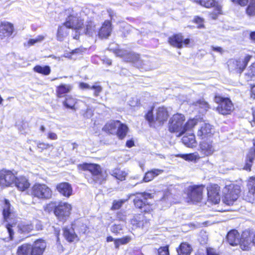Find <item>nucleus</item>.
<instances>
[{
  "label": "nucleus",
  "instance_id": "obj_1",
  "mask_svg": "<svg viewBox=\"0 0 255 255\" xmlns=\"http://www.w3.org/2000/svg\"><path fill=\"white\" fill-rule=\"evenodd\" d=\"M184 121L183 115H174L169 121V130L171 132L178 133V136H181L186 131L191 130L197 123V120L194 119L188 120L185 124Z\"/></svg>",
  "mask_w": 255,
  "mask_h": 255
},
{
  "label": "nucleus",
  "instance_id": "obj_2",
  "mask_svg": "<svg viewBox=\"0 0 255 255\" xmlns=\"http://www.w3.org/2000/svg\"><path fill=\"white\" fill-rule=\"evenodd\" d=\"M152 201V195L146 192L137 193L133 199L135 207L145 213H149L153 210Z\"/></svg>",
  "mask_w": 255,
  "mask_h": 255
},
{
  "label": "nucleus",
  "instance_id": "obj_3",
  "mask_svg": "<svg viewBox=\"0 0 255 255\" xmlns=\"http://www.w3.org/2000/svg\"><path fill=\"white\" fill-rule=\"evenodd\" d=\"M79 167L84 170H87L91 173L92 179L90 182H97L101 184L105 180V176L103 175L100 165L96 164L85 163L80 164Z\"/></svg>",
  "mask_w": 255,
  "mask_h": 255
},
{
  "label": "nucleus",
  "instance_id": "obj_4",
  "mask_svg": "<svg viewBox=\"0 0 255 255\" xmlns=\"http://www.w3.org/2000/svg\"><path fill=\"white\" fill-rule=\"evenodd\" d=\"M223 192L224 196L223 198V202L228 205H232L239 197L241 192L240 186L230 184L226 186Z\"/></svg>",
  "mask_w": 255,
  "mask_h": 255
},
{
  "label": "nucleus",
  "instance_id": "obj_5",
  "mask_svg": "<svg viewBox=\"0 0 255 255\" xmlns=\"http://www.w3.org/2000/svg\"><path fill=\"white\" fill-rule=\"evenodd\" d=\"M214 101L218 104L216 110L220 114L223 115L230 114L234 110L233 104L229 98L216 95L214 97Z\"/></svg>",
  "mask_w": 255,
  "mask_h": 255
},
{
  "label": "nucleus",
  "instance_id": "obj_6",
  "mask_svg": "<svg viewBox=\"0 0 255 255\" xmlns=\"http://www.w3.org/2000/svg\"><path fill=\"white\" fill-rule=\"evenodd\" d=\"M204 186L201 185H190L185 189V193L188 199L192 202H200L202 199V193Z\"/></svg>",
  "mask_w": 255,
  "mask_h": 255
},
{
  "label": "nucleus",
  "instance_id": "obj_7",
  "mask_svg": "<svg viewBox=\"0 0 255 255\" xmlns=\"http://www.w3.org/2000/svg\"><path fill=\"white\" fill-rule=\"evenodd\" d=\"M52 193L51 190L43 184H35L31 189V195L38 199H49L52 196Z\"/></svg>",
  "mask_w": 255,
  "mask_h": 255
},
{
  "label": "nucleus",
  "instance_id": "obj_8",
  "mask_svg": "<svg viewBox=\"0 0 255 255\" xmlns=\"http://www.w3.org/2000/svg\"><path fill=\"white\" fill-rule=\"evenodd\" d=\"M71 205L66 202H60L55 207L54 214L59 221H65L71 214Z\"/></svg>",
  "mask_w": 255,
  "mask_h": 255
},
{
  "label": "nucleus",
  "instance_id": "obj_9",
  "mask_svg": "<svg viewBox=\"0 0 255 255\" xmlns=\"http://www.w3.org/2000/svg\"><path fill=\"white\" fill-rule=\"evenodd\" d=\"M251 57L252 56L248 55L246 56L244 60L239 59L237 60L231 59L229 60L228 62L229 70L241 73L250 61Z\"/></svg>",
  "mask_w": 255,
  "mask_h": 255
},
{
  "label": "nucleus",
  "instance_id": "obj_10",
  "mask_svg": "<svg viewBox=\"0 0 255 255\" xmlns=\"http://www.w3.org/2000/svg\"><path fill=\"white\" fill-rule=\"evenodd\" d=\"M16 178L12 171L2 169L0 171V185L2 187L10 186L14 184Z\"/></svg>",
  "mask_w": 255,
  "mask_h": 255
},
{
  "label": "nucleus",
  "instance_id": "obj_11",
  "mask_svg": "<svg viewBox=\"0 0 255 255\" xmlns=\"http://www.w3.org/2000/svg\"><path fill=\"white\" fill-rule=\"evenodd\" d=\"M64 24L69 28L80 30L83 25V20L78 16L77 14L73 11L66 18Z\"/></svg>",
  "mask_w": 255,
  "mask_h": 255
},
{
  "label": "nucleus",
  "instance_id": "obj_12",
  "mask_svg": "<svg viewBox=\"0 0 255 255\" xmlns=\"http://www.w3.org/2000/svg\"><path fill=\"white\" fill-rule=\"evenodd\" d=\"M253 235V234H251L249 231H245L243 233L240 239L241 242L239 243L242 250H249L252 245H255V235L253 239H252Z\"/></svg>",
  "mask_w": 255,
  "mask_h": 255
},
{
  "label": "nucleus",
  "instance_id": "obj_13",
  "mask_svg": "<svg viewBox=\"0 0 255 255\" xmlns=\"http://www.w3.org/2000/svg\"><path fill=\"white\" fill-rule=\"evenodd\" d=\"M0 205L2 209L4 219L6 221H8V220L12 219L15 216V214L9 201L5 199L0 200Z\"/></svg>",
  "mask_w": 255,
  "mask_h": 255
},
{
  "label": "nucleus",
  "instance_id": "obj_14",
  "mask_svg": "<svg viewBox=\"0 0 255 255\" xmlns=\"http://www.w3.org/2000/svg\"><path fill=\"white\" fill-rule=\"evenodd\" d=\"M170 44L174 47L181 48L184 45H187L190 43V39L186 38L184 39L181 34H177L170 37L168 39Z\"/></svg>",
  "mask_w": 255,
  "mask_h": 255
},
{
  "label": "nucleus",
  "instance_id": "obj_15",
  "mask_svg": "<svg viewBox=\"0 0 255 255\" xmlns=\"http://www.w3.org/2000/svg\"><path fill=\"white\" fill-rule=\"evenodd\" d=\"M116 55L118 56L124 57V59L127 62L132 63L135 66L139 65L140 57L138 54L134 53H126L124 51L121 50H117L115 52Z\"/></svg>",
  "mask_w": 255,
  "mask_h": 255
},
{
  "label": "nucleus",
  "instance_id": "obj_16",
  "mask_svg": "<svg viewBox=\"0 0 255 255\" xmlns=\"http://www.w3.org/2000/svg\"><path fill=\"white\" fill-rule=\"evenodd\" d=\"M199 151L202 156L212 155L215 151L212 141L209 139L201 141L199 145Z\"/></svg>",
  "mask_w": 255,
  "mask_h": 255
},
{
  "label": "nucleus",
  "instance_id": "obj_17",
  "mask_svg": "<svg viewBox=\"0 0 255 255\" xmlns=\"http://www.w3.org/2000/svg\"><path fill=\"white\" fill-rule=\"evenodd\" d=\"M130 224L133 228H139L144 230H146L149 226V222L141 215L134 216L131 219Z\"/></svg>",
  "mask_w": 255,
  "mask_h": 255
},
{
  "label": "nucleus",
  "instance_id": "obj_18",
  "mask_svg": "<svg viewBox=\"0 0 255 255\" xmlns=\"http://www.w3.org/2000/svg\"><path fill=\"white\" fill-rule=\"evenodd\" d=\"M207 190L209 199L215 204L218 203L220 201L219 186L217 184L212 185L208 187Z\"/></svg>",
  "mask_w": 255,
  "mask_h": 255
},
{
  "label": "nucleus",
  "instance_id": "obj_19",
  "mask_svg": "<svg viewBox=\"0 0 255 255\" xmlns=\"http://www.w3.org/2000/svg\"><path fill=\"white\" fill-rule=\"evenodd\" d=\"M213 128L210 124L203 123L198 130L197 136L202 139L208 138L213 134Z\"/></svg>",
  "mask_w": 255,
  "mask_h": 255
},
{
  "label": "nucleus",
  "instance_id": "obj_20",
  "mask_svg": "<svg viewBox=\"0 0 255 255\" xmlns=\"http://www.w3.org/2000/svg\"><path fill=\"white\" fill-rule=\"evenodd\" d=\"M46 247V244L43 240L35 241L32 246L31 255H42Z\"/></svg>",
  "mask_w": 255,
  "mask_h": 255
},
{
  "label": "nucleus",
  "instance_id": "obj_21",
  "mask_svg": "<svg viewBox=\"0 0 255 255\" xmlns=\"http://www.w3.org/2000/svg\"><path fill=\"white\" fill-rule=\"evenodd\" d=\"M163 170L159 169H153L145 173L143 178L140 180L139 182H136L135 185L143 182H148L151 181L155 177L161 174Z\"/></svg>",
  "mask_w": 255,
  "mask_h": 255
},
{
  "label": "nucleus",
  "instance_id": "obj_22",
  "mask_svg": "<svg viewBox=\"0 0 255 255\" xmlns=\"http://www.w3.org/2000/svg\"><path fill=\"white\" fill-rule=\"evenodd\" d=\"M57 191L63 196L69 197L72 193V188L71 185L67 182H62L58 184L56 186Z\"/></svg>",
  "mask_w": 255,
  "mask_h": 255
},
{
  "label": "nucleus",
  "instance_id": "obj_23",
  "mask_svg": "<svg viewBox=\"0 0 255 255\" xmlns=\"http://www.w3.org/2000/svg\"><path fill=\"white\" fill-rule=\"evenodd\" d=\"M254 147L251 148L247 155L245 165L244 169L251 171V167L255 155V140H253Z\"/></svg>",
  "mask_w": 255,
  "mask_h": 255
},
{
  "label": "nucleus",
  "instance_id": "obj_24",
  "mask_svg": "<svg viewBox=\"0 0 255 255\" xmlns=\"http://www.w3.org/2000/svg\"><path fill=\"white\" fill-rule=\"evenodd\" d=\"M13 25L8 22L2 23L0 25V38L9 36L13 32Z\"/></svg>",
  "mask_w": 255,
  "mask_h": 255
},
{
  "label": "nucleus",
  "instance_id": "obj_25",
  "mask_svg": "<svg viewBox=\"0 0 255 255\" xmlns=\"http://www.w3.org/2000/svg\"><path fill=\"white\" fill-rule=\"evenodd\" d=\"M227 239L229 243L233 246L238 245L241 242L239 234L236 230L230 231L228 233Z\"/></svg>",
  "mask_w": 255,
  "mask_h": 255
},
{
  "label": "nucleus",
  "instance_id": "obj_26",
  "mask_svg": "<svg viewBox=\"0 0 255 255\" xmlns=\"http://www.w3.org/2000/svg\"><path fill=\"white\" fill-rule=\"evenodd\" d=\"M168 117V114L166 108L164 107L158 108L156 113L155 122L162 124L167 120Z\"/></svg>",
  "mask_w": 255,
  "mask_h": 255
},
{
  "label": "nucleus",
  "instance_id": "obj_27",
  "mask_svg": "<svg viewBox=\"0 0 255 255\" xmlns=\"http://www.w3.org/2000/svg\"><path fill=\"white\" fill-rule=\"evenodd\" d=\"M112 31L111 23L109 20H106L99 31V35L101 38H107Z\"/></svg>",
  "mask_w": 255,
  "mask_h": 255
},
{
  "label": "nucleus",
  "instance_id": "obj_28",
  "mask_svg": "<svg viewBox=\"0 0 255 255\" xmlns=\"http://www.w3.org/2000/svg\"><path fill=\"white\" fill-rule=\"evenodd\" d=\"M33 225L30 222H22L17 225L18 232L20 234H27L33 229Z\"/></svg>",
  "mask_w": 255,
  "mask_h": 255
},
{
  "label": "nucleus",
  "instance_id": "obj_29",
  "mask_svg": "<svg viewBox=\"0 0 255 255\" xmlns=\"http://www.w3.org/2000/svg\"><path fill=\"white\" fill-rule=\"evenodd\" d=\"M14 184L17 189L20 191H24L27 189L30 185L28 180L23 176L16 177Z\"/></svg>",
  "mask_w": 255,
  "mask_h": 255
},
{
  "label": "nucleus",
  "instance_id": "obj_30",
  "mask_svg": "<svg viewBox=\"0 0 255 255\" xmlns=\"http://www.w3.org/2000/svg\"><path fill=\"white\" fill-rule=\"evenodd\" d=\"M63 235L66 240L69 242H73L77 240V236L75 233L72 227H65L63 229Z\"/></svg>",
  "mask_w": 255,
  "mask_h": 255
},
{
  "label": "nucleus",
  "instance_id": "obj_31",
  "mask_svg": "<svg viewBox=\"0 0 255 255\" xmlns=\"http://www.w3.org/2000/svg\"><path fill=\"white\" fill-rule=\"evenodd\" d=\"M77 102V100L71 96H67L66 97L65 100L63 101V105L66 109H70L73 111H76L77 108L76 104Z\"/></svg>",
  "mask_w": 255,
  "mask_h": 255
},
{
  "label": "nucleus",
  "instance_id": "obj_32",
  "mask_svg": "<svg viewBox=\"0 0 255 255\" xmlns=\"http://www.w3.org/2000/svg\"><path fill=\"white\" fill-rule=\"evenodd\" d=\"M120 126V121H113L106 124L103 129L111 134H115L118 126Z\"/></svg>",
  "mask_w": 255,
  "mask_h": 255
},
{
  "label": "nucleus",
  "instance_id": "obj_33",
  "mask_svg": "<svg viewBox=\"0 0 255 255\" xmlns=\"http://www.w3.org/2000/svg\"><path fill=\"white\" fill-rule=\"evenodd\" d=\"M72 89V86L70 84H61L56 88L57 96L58 98H62L65 95L69 93Z\"/></svg>",
  "mask_w": 255,
  "mask_h": 255
},
{
  "label": "nucleus",
  "instance_id": "obj_34",
  "mask_svg": "<svg viewBox=\"0 0 255 255\" xmlns=\"http://www.w3.org/2000/svg\"><path fill=\"white\" fill-rule=\"evenodd\" d=\"M182 141L184 144L189 147H193L196 145L195 137L192 133L184 135L182 138Z\"/></svg>",
  "mask_w": 255,
  "mask_h": 255
},
{
  "label": "nucleus",
  "instance_id": "obj_35",
  "mask_svg": "<svg viewBox=\"0 0 255 255\" xmlns=\"http://www.w3.org/2000/svg\"><path fill=\"white\" fill-rule=\"evenodd\" d=\"M32 246L29 244H23L18 247L17 255H31Z\"/></svg>",
  "mask_w": 255,
  "mask_h": 255
},
{
  "label": "nucleus",
  "instance_id": "obj_36",
  "mask_svg": "<svg viewBox=\"0 0 255 255\" xmlns=\"http://www.w3.org/2000/svg\"><path fill=\"white\" fill-rule=\"evenodd\" d=\"M80 87L81 89H91L94 91V95L95 96L97 97L99 96V93L102 91V88L100 85L96 84L91 86L90 85L85 83H81L80 84Z\"/></svg>",
  "mask_w": 255,
  "mask_h": 255
},
{
  "label": "nucleus",
  "instance_id": "obj_37",
  "mask_svg": "<svg viewBox=\"0 0 255 255\" xmlns=\"http://www.w3.org/2000/svg\"><path fill=\"white\" fill-rule=\"evenodd\" d=\"M137 67L141 70L148 71L153 68V66L151 64L150 60L146 58L144 59H140L139 65Z\"/></svg>",
  "mask_w": 255,
  "mask_h": 255
},
{
  "label": "nucleus",
  "instance_id": "obj_38",
  "mask_svg": "<svg viewBox=\"0 0 255 255\" xmlns=\"http://www.w3.org/2000/svg\"><path fill=\"white\" fill-rule=\"evenodd\" d=\"M128 129L127 126L120 122V126L118 127L116 133L119 138L122 139L126 136Z\"/></svg>",
  "mask_w": 255,
  "mask_h": 255
},
{
  "label": "nucleus",
  "instance_id": "obj_39",
  "mask_svg": "<svg viewBox=\"0 0 255 255\" xmlns=\"http://www.w3.org/2000/svg\"><path fill=\"white\" fill-rule=\"evenodd\" d=\"M191 251V246L185 243H182L177 249L178 255H189Z\"/></svg>",
  "mask_w": 255,
  "mask_h": 255
},
{
  "label": "nucleus",
  "instance_id": "obj_40",
  "mask_svg": "<svg viewBox=\"0 0 255 255\" xmlns=\"http://www.w3.org/2000/svg\"><path fill=\"white\" fill-rule=\"evenodd\" d=\"M33 70L36 73L44 75H48L51 72V68L49 66L36 65L33 68Z\"/></svg>",
  "mask_w": 255,
  "mask_h": 255
},
{
  "label": "nucleus",
  "instance_id": "obj_41",
  "mask_svg": "<svg viewBox=\"0 0 255 255\" xmlns=\"http://www.w3.org/2000/svg\"><path fill=\"white\" fill-rule=\"evenodd\" d=\"M68 28H69V27H67L64 24L63 25L59 26L57 34L58 40L60 41L63 40L64 37H65L68 33Z\"/></svg>",
  "mask_w": 255,
  "mask_h": 255
},
{
  "label": "nucleus",
  "instance_id": "obj_42",
  "mask_svg": "<svg viewBox=\"0 0 255 255\" xmlns=\"http://www.w3.org/2000/svg\"><path fill=\"white\" fill-rule=\"evenodd\" d=\"M112 175L117 179L123 181L126 179V177L128 175V172L119 169H116L112 171Z\"/></svg>",
  "mask_w": 255,
  "mask_h": 255
},
{
  "label": "nucleus",
  "instance_id": "obj_43",
  "mask_svg": "<svg viewBox=\"0 0 255 255\" xmlns=\"http://www.w3.org/2000/svg\"><path fill=\"white\" fill-rule=\"evenodd\" d=\"M180 157L185 159V160L190 161H196L200 158V156H199L198 153L194 152L192 153L189 154H181L180 155Z\"/></svg>",
  "mask_w": 255,
  "mask_h": 255
},
{
  "label": "nucleus",
  "instance_id": "obj_44",
  "mask_svg": "<svg viewBox=\"0 0 255 255\" xmlns=\"http://www.w3.org/2000/svg\"><path fill=\"white\" fill-rule=\"evenodd\" d=\"M98 28L96 27V25L93 22H88L86 25V28L84 30V32L86 34L92 36L94 33H96V31Z\"/></svg>",
  "mask_w": 255,
  "mask_h": 255
},
{
  "label": "nucleus",
  "instance_id": "obj_45",
  "mask_svg": "<svg viewBox=\"0 0 255 255\" xmlns=\"http://www.w3.org/2000/svg\"><path fill=\"white\" fill-rule=\"evenodd\" d=\"M249 1V4L246 8V12L249 16H254L255 15V0Z\"/></svg>",
  "mask_w": 255,
  "mask_h": 255
},
{
  "label": "nucleus",
  "instance_id": "obj_46",
  "mask_svg": "<svg viewBox=\"0 0 255 255\" xmlns=\"http://www.w3.org/2000/svg\"><path fill=\"white\" fill-rule=\"evenodd\" d=\"M131 240V238L129 236H126L123 238L116 239L115 240V248L118 249L121 245L126 244Z\"/></svg>",
  "mask_w": 255,
  "mask_h": 255
},
{
  "label": "nucleus",
  "instance_id": "obj_47",
  "mask_svg": "<svg viewBox=\"0 0 255 255\" xmlns=\"http://www.w3.org/2000/svg\"><path fill=\"white\" fill-rule=\"evenodd\" d=\"M195 106L201 109L200 112H206L209 109V105L203 100H200L195 103Z\"/></svg>",
  "mask_w": 255,
  "mask_h": 255
},
{
  "label": "nucleus",
  "instance_id": "obj_48",
  "mask_svg": "<svg viewBox=\"0 0 255 255\" xmlns=\"http://www.w3.org/2000/svg\"><path fill=\"white\" fill-rule=\"evenodd\" d=\"M197 2L201 5L209 8L214 5V0H197Z\"/></svg>",
  "mask_w": 255,
  "mask_h": 255
},
{
  "label": "nucleus",
  "instance_id": "obj_49",
  "mask_svg": "<svg viewBox=\"0 0 255 255\" xmlns=\"http://www.w3.org/2000/svg\"><path fill=\"white\" fill-rule=\"evenodd\" d=\"M246 76L247 77V80L249 81L251 79L255 76V63L252 64L249 67L248 72L246 74Z\"/></svg>",
  "mask_w": 255,
  "mask_h": 255
},
{
  "label": "nucleus",
  "instance_id": "obj_50",
  "mask_svg": "<svg viewBox=\"0 0 255 255\" xmlns=\"http://www.w3.org/2000/svg\"><path fill=\"white\" fill-rule=\"evenodd\" d=\"M248 186L249 187V191L255 193V176L251 177L248 181Z\"/></svg>",
  "mask_w": 255,
  "mask_h": 255
},
{
  "label": "nucleus",
  "instance_id": "obj_51",
  "mask_svg": "<svg viewBox=\"0 0 255 255\" xmlns=\"http://www.w3.org/2000/svg\"><path fill=\"white\" fill-rule=\"evenodd\" d=\"M145 119L148 122L149 125L153 123L155 121V118H154L153 115V110L150 109L148 111L147 114L145 115Z\"/></svg>",
  "mask_w": 255,
  "mask_h": 255
},
{
  "label": "nucleus",
  "instance_id": "obj_52",
  "mask_svg": "<svg viewBox=\"0 0 255 255\" xmlns=\"http://www.w3.org/2000/svg\"><path fill=\"white\" fill-rule=\"evenodd\" d=\"M123 227L121 224H115L111 226V231L112 233L118 234L123 230Z\"/></svg>",
  "mask_w": 255,
  "mask_h": 255
},
{
  "label": "nucleus",
  "instance_id": "obj_53",
  "mask_svg": "<svg viewBox=\"0 0 255 255\" xmlns=\"http://www.w3.org/2000/svg\"><path fill=\"white\" fill-rule=\"evenodd\" d=\"M44 39V37L42 35H38L35 38L30 39L28 41V44L29 45H33L35 43L41 42Z\"/></svg>",
  "mask_w": 255,
  "mask_h": 255
},
{
  "label": "nucleus",
  "instance_id": "obj_54",
  "mask_svg": "<svg viewBox=\"0 0 255 255\" xmlns=\"http://www.w3.org/2000/svg\"><path fill=\"white\" fill-rule=\"evenodd\" d=\"M14 225V223H8L6 225V228L7 231V232L9 234V238L10 240H12L13 239V236L14 235L13 231L12 229V228L13 227V225Z\"/></svg>",
  "mask_w": 255,
  "mask_h": 255
},
{
  "label": "nucleus",
  "instance_id": "obj_55",
  "mask_svg": "<svg viewBox=\"0 0 255 255\" xmlns=\"http://www.w3.org/2000/svg\"><path fill=\"white\" fill-rule=\"evenodd\" d=\"M125 202V200H118V201H116V200L114 201L113 203V206L111 208V209L112 210H117V209H120L122 207V206L123 205V204H124V203Z\"/></svg>",
  "mask_w": 255,
  "mask_h": 255
},
{
  "label": "nucleus",
  "instance_id": "obj_56",
  "mask_svg": "<svg viewBox=\"0 0 255 255\" xmlns=\"http://www.w3.org/2000/svg\"><path fill=\"white\" fill-rule=\"evenodd\" d=\"M157 255H168L169 251L167 246L160 248L157 251Z\"/></svg>",
  "mask_w": 255,
  "mask_h": 255
},
{
  "label": "nucleus",
  "instance_id": "obj_57",
  "mask_svg": "<svg viewBox=\"0 0 255 255\" xmlns=\"http://www.w3.org/2000/svg\"><path fill=\"white\" fill-rule=\"evenodd\" d=\"M37 146L39 149H41V151H42L43 150L48 148L50 147V144L47 143L38 142Z\"/></svg>",
  "mask_w": 255,
  "mask_h": 255
},
{
  "label": "nucleus",
  "instance_id": "obj_58",
  "mask_svg": "<svg viewBox=\"0 0 255 255\" xmlns=\"http://www.w3.org/2000/svg\"><path fill=\"white\" fill-rule=\"evenodd\" d=\"M232 1L235 3L240 5L241 6H244L247 5L248 1L250 0H232Z\"/></svg>",
  "mask_w": 255,
  "mask_h": 255
},
{
  "label": "nucleus",
  "instance_id": "obj_59",
  "mask_svg": "<svg viewBox=\"0 0 255 255\" xmlns=\"http://www.w3.org/2000/svg\"><path fill=\"white\" fill-rule=\"evenodd\" d=\"M47 138L51 140H56L58 136L57 134L53 132L49 131L47 133Z\"/></svg>",
  "mask_w": 255,
  "mask_h": 255
},
{
  "label": "nucleus",
  "instance_id": "obj_60",
  "mask_svg": "<svg viewBox=\"0 0 255 255\" xmlns=\"http://www.w3.org/2000/svg\"><path fill=\"white\" fill-rule=\"evenodd\" d=\"M207 255H218L213 249H207Z\"/></svg>",
  "mask_w": 255,
  "mask_h": 255
},
{
  "label": "nucleus",
  "instance_id": "obj_61",
  "mask_svg": "<svg viewBox=\"0 0 255 255\" xmlns=\"http://www.w3.org/2000/svg\"><path fill=\"white\" fill-rule=\"evenodd\" d=\"M92 114V111L91 109H88L86 112L84 114V117H86L87 118H89L91 117Z\"/></svg>",
  "mask_w": 255,
  "mask_h": 255
},
{
  "label": "nucleus",
  "instance_id": "obj_62",
  "mask_svg": "<svg viewBox=\"0 0 255 255\" xmlns=\"http://www.w3.org/2000/svg\"><path fill=\"white\" fill-rule=\"evenodd\" d=\"M212 49L213 51L219 52L220 53H222L223 52V49L220 47L212 46Z\"/></svg>",
  "mask_w": 255,
  "mask_h": 255
},
{
  "label": "nucleus",
  "instance_id": "obj_63",
  "mask_svg": "<svg viewBox=\"0 0 255 255\" xmlns=\"http://www.w3.org/2000/svg\"><path fill=\"white\" fill-rule=\"evenodd\" d=\"M108 12L109 13V16H110L111 20L114 19V17L115 15V13L114 11L111 9H109L108 10Z\"/></svg>",
  "mask_w": 255,
  "mask_h": 255
},
{
  "label": "nucleus",
  "instance_id": "obj_64",
  "mask_svg": "<svg viewBox=\"0 0 255 255\" xmlns=\"http://www.w3.org/2000/svg\"><path fill=\"white\" fill-rule=\"evenodd\" d=\"M134 142L132 140H128L126 142V145L128 147H131L133 146Z\"/></svg>",
  "mask_w": 255,
  "mask_h": 255
}]
</instances>
